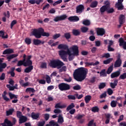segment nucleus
I'll list each match as a JSON object with an SVG mask.
<instances>
[{
	"label": "nucleus",
	"instance_id": "obj_1",
	"mask_svg": "<svg viewBox=\"0 0 126 126\" xmlns=\"http://www.w3.org/2000/svg\"><path fill=\"white\" fill-rule=\"evenodd\" d=\"M88 73V69L87 68L83 67L79 68L76 69L74 72V78L77 81L82 82L86 78Z\"/></svg>",
	"mask_w": 126,
	"mask_h": 126
},
{
	"label": "nucleus",
	"instance_id": "obj_2",
	"mask_svg": "<svg viewBox=\"0 0 126 126\" xmlns=\"http://www.w3.org/2000/svg\"><path fill=\"white\" fill-rule=\"evenodd\" d=\"M32 34L36 39H40L42 37V36L43 37H49L50 33L49 32H44V29L42 28H39L38 29H34L32 32Z\"/></svg>",
	"mask_w": 126,
	"mask_h": 126
},
{
	"label": "nucleus",
	"instance_id": "obj_3",
	"mask_svg": "<svg viewBox=\"0 0 126 126\" xmlns=\"http://www.w3.org/2000/svg\"><path fill=\"white\" fill-rule=\"evenodd\" d=\"M64 65V63L60 60H53L50 61L49 66L52 68H57L60 69L62 66Z\"/></svg>",
	"mask_w": 126,
	"mask_h": 126
},
{
	"label": "nucleus",
	"instance_id": "obj_4",
	"mask_svg": "<svg viewBox=\"0 0 126 126\" xmlns=\"http://www.w3.org/2000/svg\"><path fill=\"white\" fill-rule=\"evenodd\" d=\"M58 88L61 91H67L70 89V85L65 83H62L58 85Z\"/></svg>",
	"mask_w": 126,
	"mask_h": 126
},
{
	"label": "nucleus",
	"instance_id": "obj_5",
	"mask_svg": "<svg viewBox=\"0 0 126 126\" xmlns=\"http://www.w3.org/2000/svg\"><path fill=\"white\" fill-rule=\"evenodd\" d=\"M69 50H68V51H65L64 50H61L59 51V55L60 56L61 59L64 61V62H66V57L65 56L66 55H68V52H69Z\"/></svg>",
	"mask_w": 126,
	"mask_h": 126
},
{
	"label": "nucleus",
	"instance_id": "obj_6",
	"mask_svg": "<svg viewBox=\"0 0 126 126\" xmlns=\"http://www.w3.org/2000/svg\"><path fill=\"white\" fill-rule=\"evenodd\" d=\"M31 59H32V55L27 56V60L24 63V66H33V65H32V62Z\"/></svg>",
	"mask_w": 126,
	"mask_h": 126
},
{
	"label": "nucleus",
	"instance_id": "obj_7",
	"mask_svg": "<svg viewBox=\"0 0 126 126\" xmlns=\"http://www.w3.org/2000/svg\"><path fill=\"white\" fill-rule=\"evenodd\" d=\"M125 22H126V17L123 14L120 15L119 17V25H118V28H121L122 25H123Z\"/></svg>",
	"mask_w": 126,
	"mask_h": 126
},
{
	"label": "nucleus",
	"instance_id": "obj_8",
	"mask_svg": "<svg viewBox=\"0 0 126 126\" xmlns=\"http://www.w3.org/2000/svg\"><path fill=\"white\" fill-rule=\"evenodd\" d=\"M72 50V53L73 56H76L77 57L79 56V50H78V46L77 45H73L71 48Z\"/></svg>",
	"mask_w": 126,
	"mask_h": 126
},
{
	"label": "nucleus",
	"instance_id": "obj_9",
	"mask_svg": "<svg viewBox=\"0 0 126 126\" xmlns=\"http://www.w3.org/2000/svg\"><path fill=\"white\" fill-rule=\"evenodd\" d=\"M66 18H67V16H66V15L65 14H64L60 16L56 17L54 19V21H55V22H58V21L65 20V19H66Z\"/></svg>",
	"mask_w": 126,
	"mask_h": 126
},
{
	"label": "nucleus",
	"instance_id": "obj_10",
	"mask_svg": "<svg viewBox=\"0 0 126 126\" xmlns=\"http://www.w3.org/2000/svg\"><path fill=\"white\" fill-rule=\"evenodd\" d=\"M118 42L119 43L120 47H123L124 50H126V41H125L124 38L121 37L119 39Z\"/></svg>",
	"mask_w": 126,
	"mask_h": 126
},
{
	"label": "nucleus",
	"instance_id": "obj_11",
	"mask_svg": "<svg viewBox=\"0 0 126 126\" xmlns=\"http://www.w3.org/2000/svg\"><path fill=\"white\" fill-rule=\"evenodd\" d=\"M105 33L106 31H105V29L103 28H98L97 29L96 34L97 36H104Z\"/></svg>",
	"mask_w": 126,
	"mask_h": 126
},
{
	"label": "nucleus",
	"instance_id": "obj_12",
	"mask_svg": "<svg viewBox=\"0 0 126 126\" xmlns=\"http://www.w3.org/2000/svg\"><path fill=\"white\" fill-rule=\"evenodd\" d=\"M106 2H107V8L106 9L107 13L108 14L110 13H114V12H115V9L111 7L110 2L108 1H106Z\"/></svg>",
	"mask_w": 126,
	"mask_h": 126
},
{
	"label": "nucleus",
	"instance_id": "obj_13",
	"mask_svg": "<svg viewBox=\"0 0 126 126\" xmlns=\"http://www.w3.org/2000/svg\"><path fill=\"white\" fill-rule=\"evenodd\" d=\"M84 11V5L79 4L76 8V13H82Z\"/></svg>",
	"mask_w": 126,
	"mask_h": 126
},
{
	"label": "nucleus",
	"instance_id": "obj_14",
	"mask_svg": "<svg viewBox=\"0 0 126 126\" xmlns=\"http://www.w3.org/2000/svg\"><path fill=\"white\" fill-rule=\"evenodd\" d=\"M33 43L35 46H39V45H44L45 44V41H41L39 39H34L33 40Z\"/></svg>",
	"mask_w": 126,
	"mask_h": 126
},
{
	"label": "nucleus",
	"instance_id": "obj_15",
	"mask_svg": "<svg viewBox=\"0 0 126 126\" xmlns=\"http://www.w3.org/2000/svg\"><path fill=\"white\" fill-rule=\"evenodd\" d=\"M1 125L2 126H13V124L7 119H5L4 123H1Z\"/></svg>",
	"mask_w": 126,
	"mask_h": 126
},
{
	"label": "nucleus",
	"instance_id": "obj_16",
	"mask_svg": "<svg viewBox=\"0 0 126 126\" xmlns=\"http://www.w3.org/2000/svg\"><path fill=\"white\" fill-rule=\"evenodd\" d=\"M68 20L71 22H77L79 21V18L77 16H70Z\"/></svg>",
	"mask_w": 126,
	"mask_h": 126
},
{
	"label": "nucleus",
	"instance_id": "obj_17",
	"mask_svg": "<svg viewBox=\"0 0 126 126\" xmlns=\"http://www.w3.org/2000/svg\"><path fill=\"white\" fill-rule=\"evenodd\" d=\"M105 4L104 5L101 6L99 9V11L101 13V14H103L105 11H107V8H108V2H105Z\"/></svg>",
	"mask_w": 126,
	"mask_h": 126
},
{
	"label": "nucleus",
	"instance_id": "obj_18",
	"mask_svg": "<svg viewBox=\"0 0 126 126\" xmlns=\"http://www.w3.org/2000/svg\"><path fill=\"white\" fill-rule=\"evenodd\" d=\"M121 65H122V60L118 57L114 63V67H120Z\"/></svg>",
	"mask_w": 126,
	"mask_h": 126
},
{
	"label": "nucleus",
	"instance_id": "obj_19",
	"mask_svg": "<svg viewBox=\"0 0 126 126\" xmlns=\"http://www.w3.org/2000/svg\"><path fill=\"white\" fill-rule=\"evenodd\" d=\"M44 1L43 0H29L28 2L31 4H36L39 5L41 2H43Z\"/></svg>",
	"mask_w": 126,
	"mask_h": 126
},
{
	"label": "nucleus",
	"instance_id": "obj_20",
	"mask_svg": "<svg viewBox=\"0 0 126 126\" xmlns=\"http://www.w3.org/2000/svg\"><path fill=\"white\" fill-rule=\"evenodd\" d=\"M27 121H28L27 117L23 116L19 118V124L20 125H21V124H24V123H26Z\"/></svg>",
	"mask_w": 126,
	"mask_h": 126
},
{
	"label": "nucleus",
	"instance_id": "obj_21",
	"mask_svg": "<svg viewBox=\"0 0 126 126\" xmlns=\"http://www.w3.org/2000/svg\"><path fill=\"white\" fill-rule=\"evenodd\" d=\"M58 49L59 50L63 49V50H66L67 51L69 50V49H68V46L66 44H60L58 47Z\"/></svg>",
	"mask_w": 126,
	"mask_h": 126
},
{
	"label": "nucleus",
	"instance_id": "obj_22",
	"mask_svg": "<svg viewBox=\"0 0 126 126\" xmlns=\"http://www.w3.org/2000/svg\"><path fill=\"white\" fill-rule=\"evenodd\" d=\"M120 75H121V71H117L116 72L112 73L111 74V78H115L116 77H119V76H120Z\"/></svg>",
	"mask_w": 126,
	"mask_h": 126
},
{
	"label": "nucleus",
	"instance_id": "obj_23",
	"mask_svg": "<svg viewBox=\"0 0 126 126\" xmlns=\"http://www.w3.org/2000/svg\"><path fill=\"white\" fill-rule=\"evenodd\" d=\"M115 7L118 8V10H123L124 8V6L123 5V3H116L115 4Z\"/></svg>",
	"mask_w": 126,
	"mask_h": 126
},
{
	"label": "nucleus",
	"instance_id": "obj_24",
	"mask_svg": "<svg viewBox=\"0 0 126 126\" xmlns=\"http://www.w3.org/2000/svg\"><path fill=\"white\" fill-rule=\"evenodd\" d=\"M39 116L40 114L39 113H35L34 112H32L31 114V117L33 120H37V119H39Z\"/></svg>",
	"mask_w": 126,
	"mask_h": 126
},
{
	"label": "nucleus",
	"instance_id": "obj_25",
	"mask_svg": "<svg viewBox=\"0 0 126 126\" xmlns=\"http://www.w3.org/2000/svg\"><path fill=\"white\" fill-rule=\"evenodd\" d=\"M6 94H7V93L6 92V91H4L3 94H2V97L4 101H6V102H8L10 101V99H9V98L6 96Z\"/></svg>",
	"mask_w": 126,
	"mask_h": 126
},
{
	"label": "nucleus",
	"instance_id": "obj_26",
	"mask_svg": "<svg viewBox=\"0 0 126 126\" xmlns=\"http://www.w3.org/2000/svg\"><path fill=\"white\" fill-rule=\"evenodd\" d=\"M105 124L108 125L110 123V118H111V114L110 113L105 114Z\"/></svg>",
	"mask_w": 126,
	"mask_h": 126
},
{
	"label": "nucleus",
	"instance_id": "obj_27",
	"mask_svg": "<svg viewBox=\"0 0 126 126\" xmlns=\"http://www.w3.org/2000/svg\"><path fill=\"white\" fill-rule=\"evenodd\" d=\"M118 79H115L113 83H111L110 87H111V88H112L113 89H114V88H116V86L118 85Z\"/></svg>",
	"mask_w": 126,
	"mask_h": 126
},
{
	"label": "nucleus",
	"instance_id": "obj_28",
	"mask_svg": "<svg viewBox=\"0 0 126 126\" xmlns=\"http://www.w3.org/2000/svg\"><path fill=\"white\" fill-rule=\"evenodd\" d=\"M16 57H18V54H11L7 56V59L8 60V62H10L12 59H14V58H16Z\"/></svg>",
	"mask_w": 126,
	"mask_h": 126
},
{
	"label": "nucleus",
	"instance_id": "obj_29",
	"mask_svg": "<svg viewBox=\"0 0 126 126\" xmlns=\"http://www.w3.org/2000/svg\"><path fill=\"white\" fill-rule=\"evenodd\" d=\"M72 33L74 36H79V35H80V31L79 30L73 29Z\"/></svg>",
	"mask_w": 126,
	"mask_h": 126
},
{
	"label": "nucleus",
	"instance_id": "obj_30",
	"mask_svg": "<svg viewBox=\"0 0 126 126\" xmlns=\"http://www.w3.org/2000/svg\"><path fill=\"white\" fill-rule=\"evenodd\" d=\"M32 70H33V66H29V67L25 69L24 71L26 73H29V72H31Z\"/></svg>",
	"mask_w": 126,
	"mask_h": 126
},
{
	"label": "nucleus",
	"instance_id": "obj_31",
	"mask_svg": "<svg viewBox=\"0 0 126 126\" xmlns=\"http://www.w3.org/2000/svg\"><path fill=\"white\" fill-rule=\"evenodd\" d=\"M55 108L56 109H58V108L60 109H64V108H66V106L65 105H61V103H58L55 105Z\"/></svg>",
	"mask_w": 126,
	"mask_h": 126
},
{
	"label": "nucleus",
	"instance_id": "obj_32",
	"mask_svg": "<svg viewBox=\"0 0 126 126\" xmlns=\"http://www.w3.org/2000/svg\"><path fill=\"white\" fill-rule=\"evenodd\" d=\"M14 112V109H10L6 111V116H11L12 114H13V112Z\"/></svg>",
	"mask_w": 126,
	"mask_h": 126
},
{
	"label": "nucleus",
	"instance_id": "obj_33",
	"mask_svg": "<svg viewBox=\"0 0 126 126\" xmlns=\"http://www.w3.org/2000/svg\"><path fill=\"white\" fill-rule=\"evenodd\" d=\"M92 98V97L90 95H88L86 96L85 97V101L86 104H88V103L90 102V100H91Z\"/></svg>",
	"mask_w": 126,
	"mask_h": 126
},
{
	"label": "nucleus",
	"instance_id": "obj_34",
	"mask_svg": "<svg viewBox=\"0 0 126 126\" xmlns=\"http://www.w3.org/2000/svg\"><path fill=\"white\" fill-rule=\"evenodd\" d=\"M12 53H13V50L12 49H6L5 50L2 54L3 55H7V54H12Z\"/></svg>",
	"mask_w": 126,
	"mask_h": 126
},
{
	"label": "nucleus",
	"instance_id": "obj_35",
	"mask_svg": "<svg viewBox=\"0 0 126 126\" xmlns=\"http://www.w3.org/2000/svg\"><path fill=\"white\" fill-rule=\"evenodd\" d=\"M14 70H15V68L12 67L11 68V71L8 72L9 74H10L12 77H14V76H15V73H14Z\"/></svg>",
	"mask_w": 126,
	"mask_h": 126
},
{
	"label": "nucleus",
	"instance_id": "obj_36",
	"mask_svg": "<svg viewBox=\"0 0 126 126\" xmlns=\"http://www.w3.org/2000/svg\"><path fill=\"white\" fill-rule=\"evenodd\" d=\"M63 117L61 114H60L58 116V123L59 124H63Z\"/></svg>",
	"mask_w": 126,
	"mask_h": 126
},
{
	"label": "nucleus",
	"instance_id": "obj_37",
	"mask_svg": "<svg viewBox=\"0 0 126 126\" xmlns=\"http://www.w3.org/2000/svg\"><path fill=\"white\" fill-rule=\"evenodd\" d=\"M82 24L85 26H89L91 24V23L89 20H84Z\"/></svg>",
	"mask_w": 126,
	"mask_h": 126
},
{
	"label": "nucleus",
	"instance_id": "obj_38",
	"mask_svg": "<svg viewBox=\"0 0 126 126\" xmlns=\"http://www.w3.org/2000/svg\"><path fill=\"white\" fill-rule=\"evenodd\" d=\"M75 107V105L73 103H71L70 105H69L67 108H66V111L68 112V111H70V110H71L73 109Z\"/></svg>",
	"mask_w": 126,
	"mask_h": 126
},
{
	"label": "nucleus",
	"instance_id": "obj_39",
	"mask_svg": "<svg viewBox=\"0 0 126 126\" xmlns=\"http://www.w3.org/2000/svg\"><path fill=\"white\" fill-rule=\"evenodd\" d=\"M98 4V2L97 1H94L92 2L90 4V7L92 8H94L95 7H97V5Z\"/></svg>",
	"mask_w": 126,
	"mask_h": 126
},
{
	"label": "nucleus",
	"instance_id": "obj_40",
	"mask_svg": "<svg viewBox=\"0 0 126 126\" xmlns=\"http://www.w3.org/2000/svg\"><path fill=\"white\" fill-rule=\"evenodd\" d=\"M8 95L10 97V100H12V99H17V95L11 93H8Z\"/></svg>",
	"mask_w": 126,
	"mask_h": 126
},
{
	"label": "nucleus",
	"instance_id": "obj_41",
	"mask_svg": "<svg viewBox=\"0 0 126 126\" xmlns=\"http://www.w3.org/2000/svg\"><path fill=\"white\" fill-rule=\"evenodd\" d=\"M67 55H68V60L70 62H71L73 60L74 55L72 53H71V51H70V50L69 51V52H68Z\"/></svg>",
	"mask_w": 126,
	"mask_h": 126
},
{
	"label": "nucleus",
	"instance_id": "obj_42",
	"mask_svg": "<svg viewBox=\"0 0 126 126\" xmlns=\"http://www.w3.org/2000/svg\"><path fill=\"white\" fill-rule=\"evenodd\" d=\"M35 91H35V89L32 88H28L26 90V93H28V92H32V93H35Z\"/></svg>",
	"mask_w": 126,
	"mask_h": 126
},
{
	"label": "nucleus",
	"instance_id": "obj_43",
	"mask_svg": "<svg viewBox=\"0 0 126 126\" xmlns=\"http://www.w3.org/2000/svg\"><path fill=\"white\" fill-rule=\"evenodd\" d=\"M91 111L93 113H98L99 111V107L98 106H94L92 108Z\"/></svg>",
	"mask_w": 126,
	"mask_h": 126
},
{
	"label": "nucleus",
	"instance_id": "obj_44",
	"mask_svg": "<svg viewBox=\"0 0 126 126\" xmlns=\"http://www.w3.org/2000/svg\"><path fill=\"white\" fill-rule=\"evenodd\" d=\"M99 74H100V76H103V77L107 76V73H106V69H102L100 72Z\"/></svg>",
	"mask_w": 126,
	"mask_h": 126
},
{
	"label": "nucleus",
	"instance_id": "obj_45",
	"mask_svg": "<svg viewBox=\"0 0 126 126\" xmlns=\"http://www.w3.org/2000/svg\"><path fill=\"white\" fill-rule=\"evenodd\" d=\"M64 37L66 39V40H68L70 39L71 37V35H70V32H66L64 33Z\"/></svg>",
	"mask_w": 126,
	"mask_h": 126
},
{
	"label": "nucleus",
	"instance_id": "obj_46",
	"mask_svg": "<svg viewBox=\"0 0 126 126\" xmlns=\"http://www.w3.org/2000/svg\"><path fill=\"white\" fill-rule=\"evenodd\" d=\"M113 58H109L106 60H104L103 61V64H109V63H111V62H112Z\"/></svg>",
	"mask_w": 126,
	"mask_h": 126
},
{
	"label": "nucleus",
	"instance_id": "obj_47",
	"mask_svg": "<svg viewBox=\"0 0 126 126\" xmlns=\"http://www.w3.org/2000/svg\"><path fill=\"white\" fill-rule=\"evenodd\" d=\"M89 29L86 27H83L81 28V31L82 33H86Z\"/></svg>",
	"mask_w": 126,
	"mask_h": 126
},
{
	"label": "nucleus",
	"instance_id": "obj_48",
	"mask_svg": "<svg viewBox=\"0 0 126 126\" xmlns=\"http://www.w3.org/2000/svg\"><path fill=\"white\" fill-rule=\"evenodd\" d=\"M25 42L26 44H27V45H30V44H31V43H32L31 38H30L29 37L26 38L25 39Z\"/></svg>",
	"mask_w": 126,
	"mask_h": 126
},
{
	"label": "nucleus",
	"instance_id": "obj_49",
	"mask_svg": "<svg viewBox=\"0 0 126 126\" xmlns=\"http://www.w3.org/2000/svg\"><path fill=\"white\" fill-rule=\"evenodd\" d=\"M106 87V83H101L98 86L99 89H104Z\"/></svg>",
	"mask_w": 126,
	"mask_h": 126
},
{
	"label": "nucleus",
	"instance_id": "obj_50",
	"mask_svg": "<svg viewBox=\"0 0 126 126\" xmlns=\"http://www.w3.org/2000/svg\"><path fill=\"white\" fill-rule=\"evenodd\" d=\"M112 71H113V65H110V67L108 68L106 71V73L107 74H110Z\"/></svg>",
	"mask_w": 126,
	"mask_h": 126
},
{
	"label": "nucleus",
	"instance_id": "obj_51",
	"mask_svg": "<svg viewBox=\"0 0 126 126\" xmlns=\"http://www.w3.org/2000/svg\"><path fill=\"white\" fill-rule=\"evenodd\" d=\"M24 63L25 61H24L23 60H20L18 62L17 65V66H21V65H24Z\"/></svg>",
	"mask_w": 126,
	"mask_h": 126
},
{
	"label": "nucleus",
	"instance_id": "obj_52",
	"mask_svg": "<svg viewBox=\"0 0 126 126\" xmlns=\"http://www.w3.org/2000/svg\"><path fill=\"white\" fill-rule=\"evenodd\" d=\"M73 90H80L81 89V87L80 85L77 84L76 86L73 87Z\"/></svg>",
	"mask_w": 126,
	"mask_h": 126
},
{
	"label": "nucleus",
	"instance_id": "obj_53",
	"mask_svg": "<svg viewBox=\"0 0 126 126\" xmlns=\"http://www.w3.org/2000/svg\"><path fill=\"white\" fill-rule=\"evenodd\" d=\"M16 23H17V21H16V20H14L11 22L10 25L11 29H12V28H13V26H14V25H15Z\"/></svg>",
	"mask_w": 126,
	"mask_h": 126
},
{
	"label": "nucleus",
	"instance_id": "obj_54",
	"mask_svg": "<svg viewBox=\"0 0 126 126\" xmlns=\"http://www.w3.org/2000/svg\"><path fill=\"white\" fill-rule=\"evenodd\" d=\"M126 79V72L123 73L119 77V79Z\"/></svg>",
	"mask_w": 126,
	"mask_h": 126
},
{
	"label": "nucleus",
	"instance_id": "obj_55",
	"mask_svg": "<svg viewBox=\"0 0 126 126\" xmlns=\"http://www.w3.org/2000/svg\"><path fill=\"white\" fill-rule=\"evenodd\" d=\"M63 71H66V66H62L61 68L59 69V72H63Z\"/></svg>",
	"mask_w": 126,
	"mask_h": 126
},
{
	"label": "nucleus",
	"instance_id": "obj_56",
	"mask_svg": "<svg viewBox=\"0 0 126 126\" xmlns=\"http://www.w3.org/2000/svg\"><path fill=\"white\" fill-rule=\"evenodd\" d=\"M17 117L19 119H20L21 117H23V115H22V113L20 111H17Z\"/></svg>",
	"mask_w": 126,
	"mask_h": 126
},
{
	"label": "nucleus",
	"instance_id": "obj_57",
	"mask_svg": "<svg viewBox=\"0 0 126 126\" xmlns=\"http://www.w3.org/2000/svg\"><path fill=\"white\" fill-rule=\"evenodd\" d=\"M85 115L84 114H79L77 115V116L75 118V119H77V120H81L82 119V118H83V117H85Z\"/></svg>",
	"mask_w": 126,
	"mask_h": 126
},
{
	"label": "nucleus",
	"instance_id": "obj_58",
	"mask_svg": "<svg viewBox=\"0 0 126 126\" xmlns=\"http://www.w3.org/2000/svg\"><path fill=\"white\" fill-rule=\"evenodd\" d=\"M110 105L112 108H115V107H117V103L115 100H112L111 102Z\"/></svg>",
	"mask_w": 126,
	"mask_h": 126
},
{
	"label": "nucleus",
	"instance_id": "obj_59",
	"mask_svg": "<svg viewBox=\"0 0 126 126\" xmlns=\"http://www.w3.org/2000/svg\"><path fill=\"white\" fill-rule=\"evenodd\" d=\"M61 37V33H56L53 36V38L54 40L58 39Z\"/></svg>",
	"mask_w": 126,
	"mask_h": 126
},
{
	"label": "nucleus",
	"instance_id": "obj_60",
	"mask_svg": "<svg viewBox=\"0 0 126 126\" xmlns=\"http://www.w3.org/2000/svg\"><path fill=\"white\" fill-rule=\"evenodd\" d=\"M110 57H111L110 53H105L102 56V58H106V59H108Z\"/></svg>",
	"mask_w": 126,
	"mask_h": 126
},
{
	"label": "nucleus",
	"instance_id": "obj_61",
	"mask_svg": "<svg viewBox=\"0 0 126 126\" xmlns=\"http://www.w3.org/2000/svg\"><path fill=\"white\" fill-rule=\"evenodd\" d=\"M67 97L69 100H75L76 99L75 96L73 95H69L67 96Z\"/></svg>",
	"mask_w": 126,
	"mask_h": 126
},
{
	"label": "nucleus",
	"instance_id": "obj_62",
	"mask_svg": "<svg viewBox=\"0 0 126 126\" xmlns=\"http://www.w3.org/2000/svg\"><path fill=\"white\" fill-rule=\"evenodd\" d=\"M45 124H46V122L45 121H42L38 123L37 126H45Z\"/></svg>",
	"mask_w": 126,
	"mask_h": 126
},
{
	"label": "nucleus",
	"instance_id": "obj_63",
	"mask_svg": "<svg viewBox=\"0 0 126 126\" xmlns=\"http://www.w3.org/2000/svg\"><path fill=\"white\" fill-rule=\"evenodd\" d=\"M46 80L47 83H48V84H49V83L51 82V78L50 77V76H49L48 75H46Z\"/></svg>",
	"mask_w": 126,
	"mask_h": 126
},
{
	"label": "nucleus",
	"instance_id": "obj_64",
	"mask_svg": "<svg viewBox=\"0 0 126 126\" xmlns=\"http://www.w3.org/2000/svg\"><path fill=\"white\" fill-rule=\"evenodd\" d=\"M55 124L56 122H55V121L52 120L50 122H49L48 124L47 125H49L50 126H55Z\"/></svg>",
	"mask_w": 126,
	"mask_h": 126
}]
</instances>
